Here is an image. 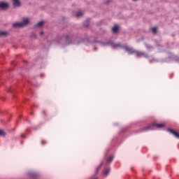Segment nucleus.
I'll return each instance as SVG.
<instances>
[{"label":"nucleus","mask_w":179,"mask_h":179,"mask_svg":"<svg viewBox=\"0 0 179 179\" xmlns=\"http://www.w3.org/2000/svg\"><path fill=\"white\" fill-rule=\"evenodd\" d=\"M9 8V3L5 1H0V9L2 10H6Z\"/></svg>","instance_id":"nucleus-6"},{"label":"nucleus","mask_w":179,"mask_h":179,"mask_svg":"<svg viewBox=\"0 0 179 179\" xmlns=\"http://www.w3.org/2000/svg\"><path fill=\"white\" fill-rule=\"evenodd\" d=\"M22 138H24V136H23V134L22 135Z\"/></svg>","instance_id":"nucleus-22"},{"label":"nucleus","mask_w":179,"mask_h":179,"mask_svg":"<svg viewBox=\"0 0 179 179\" xmlns=\"http://www.w3.org/2000/svg\"><path fill=\"white\" fill-rule=\"evenodd\" d=\"M135 55L138 58H142V57H143L144 58H149V55H148L145 52H141V51L136 50Z\"/></svg>","instance_id":"nucleus-4"},{"label":"nucleus","mask_w":179,"mask_h":179,"mask_svg":"<svg viewBox=\"0 0 179 179\" xmlns=\"http://www.w3.org/2000/svg\"><path fill=\"white\" fill-rule=\"evenodd\" d=\"M29 176H31L32 177H36V173H29Z\"/></svg>","instance_id":"nucleus-20"},{"label":"nucleus","mask_w":179,"mask_h":179,"mask_svg":"<svg viewBox=\"0 0 179 179\" xmlns=\"http://www.w3.org/2000/svg\"><path fill=\"white\" fill-rule=\"evenodd\" d=\"M110 169H106L105 171H104V175L105 176H108V174L110 173Z\"/></svg>","instance_id":"nucleus-18"},{"label":"nucleus","mask_w":179,"mask_h":179,"mask_svg":"<svg viewBox=\"0 0 179 179\" xmlns=\"http://www.w3.org/2000/svg\"><path fill=\"white\" fill-rule=\"evenodd\" d=\"M6 133L3 130L0 129V136H5Z\"/></svg>","instance_id":"nucleus-14"},{"label":"nucleus","mask_w":179,"mask_h":179,"mask_svg":"<svg viewBox=\"0 0 179 179\" xmlns=\"http://www.w3.org/2000/svg\"><path fill=\"white\" fill-rule=\"evenodd\" d=\"M40 34H41V36H43V34H44V32H43V31H41V32L40 33Z\"/></svg>","instance_id":"nucleus-21"},{"label":"nucleus","mask_w":179,"mask_h":179,"mask_svg":"<svg viewBox=\"0 0 179 179\" xmlns=\"http://www.w3.org/2000/svg\"><path fill=\"white\" fill-rule=\"evenodd\" d=\"M82 16H83V13H82V11H78V12L76 13V17H82Z\"/></svg>","instance_id":"nucleus-12"},{"label":"nucleus","mask_w":179,"mask_h":179,"mask_svg":"<svg viewBox=\"0 0 179 179\" xmlns=\"http://www.w3.org/2000/svg\"><path fill=\"white\" fill-rule=\"evenodd\" d=\"M133 1H138V0H133Z\"/></svg>","instance_id":"nucleus-25"},{"label":"nucleus","mask_w":179,"mask_h":179,"mask_svg":"<svg viewBox=\"0 0 179 179\" xmlns=\"http://www.w3.org/2000/svg\"><path fill=\"white\" fill-rule=\"evenodd\" d=\"M66 40L69 41V44H80L83 41L79 38H77L74 41H72V37L69 36H66Z\"/></svg>","instance_id":"nucleus-3"},{"label":"nucleus","mask_w":179,"mask_h":179,"mask_svg":"<svg viewBox=\"0 0 179 179\" xmlns=\"http://www.w3.org/2000/svg\"><path fill=\"white\" fill-rule=\"evenodd\" d=\"M9 33L5 31H0V37H8Z\"/></svg>","instance_id":"nucleus-8"},{"label":"nucleus","mask_w":179,"mask_h":179,"mask_svg":"<svg viewBox=\"0 0 179 179\" xmlns=\"http://www.w3.org/2000/svg\"><path fill=\"white\" fill-rule=\"evenodd\" d=\"M120 30V28L118 27L117 25L116 26H114L113 28H112V31L113 33H118V31Z\"/></svg>","instance_id":"nucleus-10"},{"label":"nucleus","mask_w":179,"mask_h":179,"mask_svg":"<svg viewBox=\"0 0 179 179\" xmlns=\"http://www.w3.org/2000/svg\"><path fill=\"white\" fill-rule=\"evenodd\" d=\"M114 159V155H111L110 157H108V159L106 161V163H110L113 162Z\"/></svg>","instance_id":"nucleus-11"},{"label":"nucleus","mask_w":179,"mask_h":179,"mask_svg":"<svg viewBox=\"0 0 179 179\" xmlns=\"http://www.w3.org/2000/svg\"><path fill=\"white\" fill-rule=\"evenodd\" d=\"M42 144L44 145V141H42Z\"/></svg>","instance_id":"nucleus-24"},{"label":"nucleus","mask_w":179,"mask_h":179,"mask_svg":"<svg viewBox=\"0 0 179 179\" xmlns=\"http://www.w3.org/2000/svg\"><path fill=\"white\" fill-rule=\"evenodd\" d=\"M103 166V163H101V164L97 166L96 169V173H99V170H100V169H101V166Z\"/></svg>","instance_id":"nucleus-16"},{"label":"nucleus","mask_w":179,"mask_h":179,"mask_svg":"<svg viewBox=\"0 0 179 179\" xmlns=\"http://www.w3.org/2000/svg\"><path fill=\"white\" fill-rule=\"evenodd\" d=\"M13 6H15V7H19L20 6V1L19 0H13Z\"/></svg>","instance_id":"nucleus-9"},{"label":"nucleus","mask_w":179,"mask_h":179,"mask_svg":"<svg viewBox=\"0 0 179 179\" xmlns=\"http://www.w3.org/2000/svg\"><path fill=\"white\" fill-rule=\"evenodd\" d=\"M92 179H97V178H92Z\"/></svg>","instance_id":"nucleus-23"},{"label":"nucleus","mask_w":179,"mask_h":179,"mask_svg":"<svg viewBox=\"0 0 179 179\" xmlns=\"http://www.w3.org/2000/svg\"><path fill=\"white\" fill-rule=\"evenodd\" d=\"M103 45H111L112 48L115 49V48H123L124 50H125V51H127V52H128L130 55L132 54H136V50L135 49H134V48L132 47H129L127 45H122L121 43H113V42H106L103 43Z\"/></svg>","instance_id":"nucleus-1"},{"label":"nucleus","mask_w":179,"mask_h":179,"mask_svg":"<svg viewBox=\"0 0 179 179\" xmlns=\"http://www.w3.org/2000/svg\"><path fill=\"white\" fill-rule=\"evenodd\" d=\"M168 132H170V134H171V135H173V136H175V138H177L178 139H179V133L171 129H167Z\"/></svg>","instance_id":"nucleus-7"},{"label":"nucleus","mask_w":179,"mask_h":179,"mask_svg":"<svg viewBox=\"0 0 179 179\" xmlns=\"http://www.w3.org/2000/svg\"><path fill=\"white\" fill-rule=\"evenodd\" d=\"M145 47L148 50H152L153 48V46H152L149 44H145Z\"/></svg>","instance_id":"nucleus-17"},{"label":"nucleus","mask_w":179,"mask_h":179,"mask_svg":"<svg viewBox=\"0 0 179 179\" xmlns=\"http://www.w3.org/2000/svg\"><path fill=\"white\" fill-rule=\"evenodd\" d=\"M44 25V22L43 21H41L37 23L36 26H38V27H42V26Z\"/></svg>","instance_id":"nucleus-13"},{"label":"nucleus","mask_w":179,"mask_h":179,"mask_svg":"<svg viewBox=\"0 0 179 179\" xmlns=\"http://www.w3.org/2000/svg\"><path fill=\"white\" fill-rule=\"evenodd\" d=\"M29 24V18H23L22 22L14 23L13 24V27H24Z\"/></svg>","instance_id":"nucleus-2"},{"label":"nucleus","mask_w":179,"mask_h":179,"mask_svg":"<svg viewBox=\"0 0 179 179\" xmlns=\"http://www.w3.org/2000/svg\"><path fill=\"white\" fill-rule=\"evenodd\" d=\"M152 31L154 33V34H156V33H157V27H152Z\"/></svg>","instance_id":"nucleus-15"},{"label":"nucleus","mask_w":179,"mask_h":179,"mask_svg":"<svg viewBox=\"0 0 179 179\" xmlns=\"http://www.w3.org/2000/svg\"><path fill=\"white\" fill-rule=\"evenodd\" d=\"M155 127H156V128H163V127H164V124H153L145 127L144 129H155Z\"/></svg>","instance_id":"nucleus-5"},{"label":"nucleus","mask_w":179,"mask_h":179,"mask_svg":"<svg viewBox=\"0 0 179 179\" xmlns=\"http://www.w3.org/2000/svg\"><path fill=\"white\" fill-rule=\"evenodd\" d=\"M84 26H85V27H87V26H89V21H85L84 22Z\"/></svg>","instance_id":"nucleus-19"}]
</instances>
